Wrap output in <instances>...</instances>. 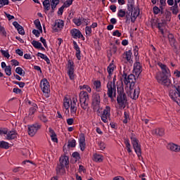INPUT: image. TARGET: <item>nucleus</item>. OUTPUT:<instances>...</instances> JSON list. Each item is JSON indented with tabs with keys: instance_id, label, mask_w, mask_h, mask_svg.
Returning a JSON list of instances; mask_svg holds the SVG:
<instances>
[{
	"instance_id": "1",
	"label": "nucleus",
	"mask_w": 180,
	"mask_h": 180,
	"mask_svg": "<svg viewBox=\"0 0 180 180\" xmlns=\"http://www.w3.org/2000/svg\"><path fill=\"white\" fill-rule=\"evenodd\" d=\"M124 78V84L125 85H129V86L125 87V91L128 96H130L131 99H138L139 95H140V87H136L134 89L136 85V76L131 74L127 76V73L122 75Z\"/></svg>"
},
{
	"instance_id": "2",
	"label": "nucleus",
	"mask_w": 180,
	"mask_h": 180,
	"mask_svg": "<svg viewBox=\"0 0 180 180\" xmlns=\"http://www.w3.org/2000/svg\"><path fill=\"white\" fill-rule=\"evenodd\" d=\"M170 76L171 73L169 72H159L156 75V79L160 85L168 87L172 84L171 80L168 78Z\"/></svg>"
},
{
	"instance_id": "3",
	"label": "nucleus",
	"mask_w": 180,
	"mask_h": 180,
	"mask_svg": "<svg viewBox=\"0 0 180 180\" xmlns=\"http://www.w3.org/2000/svg\"><path fill=\"white\" fill-rule=\"evenodd\" d=\"M117 102L120 106V108H126V105H127V96H126V93H124V89L123 86L117 87Z\"/></svg>"
},
{
	"instance_id": "4",
	"label": "nucleus",
	"mask_w": 180,
	"mask_h": 180,
	"mask_svg": "<svg viewBox=\"0 0 180 180\" xmlns=\"http://www.w3.org/2000/svg\"><path fill=\"white\" fill-rule=\"evenodd\" d=\"M91 107L94 112H98L101 109V96L98 93H94L92 95Z\"/></svg>"
},
{
	"instance_id": "5",
	"label": "nucleus",
	"mask_w": 180,
	"mask_h": 180,
	"mask_svg": "<svg viewBox=\"0 0 180 180\" xmlns=\"http://www.w3.org/2000/svg\"><path fill=\"white\" fill-rule=\"evenodd\" d=\"M88 101H89L88 92L82 91L79 94V103L81 105V108H82L84 110H86V109H88Z\"/></svg>"
},
{
	"instance_id": "6",
	"label": "nucleus",
	"mask_w": 180,
	"mask_h": 180,
	"mask_svg": "<svg viewBox=\"0 0 180 180\" xmlns=\"http://www.w3.org/2000/svg\"><path fill=\"white\" fill-rule=\"evenodd\" d=\"M131 144L134 147V149L135 150V153L137 154V155L140 160V157H141V146L140 144H139V141L134 135H132L131 136Z\"/></svg>"
},
{
	"instance_id": "7",
	"label": "nucleus",
	"mask_w": 180,
	"mask_h": 180,
	"mask_svg": "<svg viewBox=\"0 0 180 180\" xmlns=\"http://www.w3.org/2000/svg\"><path fill=\"white\" fill-rule=\"evenodd\" d=\"M107 95L108 98H110L111 101H113L114 98H116V84L112 83V82H108L107 84Z\"/></svg>"
},
{
	"instance_id": "8",
	"label": "nucleus",
	"mask_w": 180,
	"mask_h": 180,
	"mask_svg": "<svg viewBox=\"0 0 180 180\" xmlns=\"http://www.w3.org/2000/svg\"><path fill=\"white\" fill-rule=\"evenodd\" d=\"M41 128V125L40 124L36 123L32 125H28V134L31 137H33L39 129Z\"/></svg>"
},
{
	"instance_id": "9",
	"label": "nucleus",
	"mask_w": 180,
	"mask_h": 180,
	"mask_svg": "<svg viewBox=\"0 0 180 180\" xmlns=\"http://www.w3.org/2000/svg\"><path fill=\"white\" fill-rule=\"evenodd\" d=\"M169 95L174 102H176L177 105L180 106V93L176 92L175 90H170Z\"/></svg>"
},
{
	"instance_id": "10",
	"label": "nucleus",
	"mask_w": 180,
	"mask_h": 180,
	"mask_svg": "<svg viewBox=\"0 0 180 180\" xmlns=\"http://www.w3.org/2000/svg\"><path fill=\"white\" fill-rule=\"evenodd\" d=\"M110 117V107L106 106L101 115V120L104 123H108V119Z\"/></svg>"
},
{
	"instance_id": "11",
	"label": "nucleus",
	"mask_w": 180,
	"mask_h": 180,
	"mask_svg": "<svg viewBox=\"0 0 180 180\" xmlns=\"http://www.w3.org/2000/svg\"><path fill=\"white\" fill-rule=\"evenodd\" d=\"M74 62L69 60L68 66V74L70 79H74Z\"/></svg>"
},
{
	"instance_id": "12",
	"label": "nucleus",
	"mask_w": 180,
	"mask_h": 180,
	"mask_svg": "<svg viewBox=\"0 0 180 180\" xmlns=\"http://www.w3.org/2000/svg\"><path fill=\"white\" fill-rule=\"evenodd\" d=\"M70 33L74 39H84V35L79 30L73 29L70 31Z\"/></svg>"
},
{
	"instance_id": "13",
	"label": "nucleus",
	"mask_w": 180,
	"mask_h": 180,
	"mask_svg": "<svg viewBox=\"0 0 180 180\" xmlns=\"http://www.w3.org/2000/svg\"><path fill=\"white\" fill-rule=\"evenodd\" d=\"M77 102H78V100L75 98H73L72 101H70V112L72 115L77 113Z\"/></svg>"
},
{
	"instance_id": "14",
	"label": "nucleus",
	"mask_w": 180,
	"mask_h": 180,
	"mask_svg": "<svg viewBox=\"0 0 180 180\" xmlns=\"http://www.w3.org/2000/svg\"><path fill=\"white\" fill-rule=\"evenodd\" d=\"M79 147L80 150L82 151H84L85 150V135L84 134H79Z\"/></svg>"
},
{
	"instance_id": "15",
	"label": "nucleus",
	"mask_w": 180,
	"mask_h": 180,
	"mask_svg": "<svg viewBox=\"0 0 180 180\" xmlns=\"http://www.w3.org/2000/svg\"><path fill=\"white\" fill-rule=\"evenodd\" d=\"M141 64L139 62H136L134 65V72L139 77L141 74Z\"/></svg>"
},
{
	"instance_id": "16",
	"label": "nucleus",
	"mask_w": 180,
	"mask_h": 180,
	"mask_svg": "<svg viewBox=\"0 0 180 180\" xmlns=\"http://www.w3.org/2000/svg\"><path fill=\"white\" fill-rule=\"evenodd\" d=\"M13 26L17 29L19 34H21L22 36L25 35V30L23 29V27L22 25H19L18 22L14 21L13 22Z\"/></svg>"
},
{
	"instance_id": "17",
	"label": "nucleus",
	"mask_w": 180,
	"mask_h": 180,
	"mask_svg": "<svg viewBox=\"0 0 180 180\" xmlns=\"http://www.w3.org/2000/svg\"><path fill=\"white\" fill-rule=\"evenodd\" d=\"M60 165H63V167H67L68 164H70V159L68 156L65 155V156H61L59 159Z\"/></svg>"
},
{
	"instance_id": "18",
	"label": "nucleus",
	"mask_w": 180,
	"mask_h": 180,
	"mask_svg": "<svg viewBox=\"0 0 180 180\" xmlns=\"http://www.w3.org/2000/svg\"><path fill=\"white\" fill-rule=\"evenodd\" d=\"M65 166H64V165H61V164H58L56 171V174L58 175H61L65 173Z\"/></svg>"
},
{
	"instance_id": "19",
	"label": "nucleus",
	"mask_w": 180,
	"mask_h": 180,
	"mask_svg": "<svg viewBox=\"0 0 180 180\" xmlns=\"http://www.w3.org/2000/svg\"><path fill=\"white\" fill-rule=\"evenodd\" d=\"M167 148L171 151H174L175 153H179L180 151V146L174 143H169L167 145Z\"/></svg>"
},
{
	"instance_id": "20",
	"label": "nucleus",
	"mask_w": 180,
	"mask_h": 180,
	"mask_svg": "<svg viewBox=\"0 0 180 180\" xmlns=\"http://www.w3.org/2000/svg\"><path fill=\"white\" fill-rule=\"evenodd\" d=\"M64 27V22L63 20H58L55 22V25L53 27V30H56V32H58V30H60V29H63Z\"/></svg>"
},
{
	"instance_id": "21",
	"label": "nucleus",
	"mask_w": 180,
	"mask_h": 180,
	"mask_svg": "<svg viewBox=\"0 0 180 180\" xmlns=\"http://www.w3.org/2000/svg\"><path fill=\"white\" fill-rule=\"evenodd\" d=\"M123 58H125L128 61V63H130V64H131L133 63V60H131V50L124 53Z\"/></svg>"
},
{
	"instance_id": "22",
	"label": "nucleus",
	"mask_w": 180,
	"mask_h": 180,
	"mask_svg": "<svg viewBox=\"0 0 180 180\" xmlns=\"http://www.w3.org/2000/svg\"><path fill=\"white\" fill-rule=\"evenodd\" d=\"M140 15V10L137 8H134V11H132V16H131V22L132 23H134L136 22V19H137V16Z\"/></svg>"
},
{
	"instance_id": "23",
	"label": "nucleus",
	"mask_w": 180,
	"mask_h": 180,
	"mask_svg": "<svg viewBox=\"0 0 180 180\" xmlns=\"http://www.w3.org/2000/svg\"><path fill=\"white\" fill-rule=\"evenodd\" d=\"M49 133H51V139L54 143H58V139H57V134L54 132V130L51 128L49 129Z\"/></svg>"
},
{
	"instance_id": "24",
	"label": "nucleus",
	"mask_w": 180,
	"mask_h": 180,
	"mask_svg": "<svg viewBox=\"0 0 180 180\" xmlns=\"http://www.w3.org/2000/svg\"><path fill=\"white\" fill-rule=\"evenodd\" d=\"M50 3H51V9H52L51 12V13H54V9L57 8V5L60 4V0H50Z\"/></svg>"
},
{
	"instance_id": "25",
	"label": "nucleus",
	"mask_w": 180,
	"mask_h": 180,
	"mask_svg": "<svg viewBox=\"0 0 180 180\" xmlns=\"http://www.w3.org/2000/svg\"><path fill=\"white\" fill-rule=\"evenodd\" d=\"M70 102H71V100L67 97L64 98L63 100V106L65 108V109H66V110H68V109H70V106H71V105L70 104Z\"/></svg>"
},
{
	"instance_id": "26",
	"label": "nucleus",
	"mask_w": 180,
	"mask_h": 180,
	"mask_svg": "<svg viewBox=\"0 0 180 180\" xmlns=\"http://www.w3.org/2000/svg\"><path fill=\"white\" fill-rule=\"evenodd\" d=\"M14 139H16V132L11 131L7 133V140H14Z\"/></svg>"
},
{
	"instance_id": "27",
	"label": "nucleus",
	"mask_w": 180,
	"mask_h": 180,
	"mask_svg": "<svg viewBox=\"0 0 180 180\" xmlns=\"http://www.w3.org/2000/svg\"><path fill=\"white\" fill-rule=\"evenodd\" d=\"M168 39H169V41L170 43V45L174 46V49H176V47L175 46L176 40H175V38L174 37V34H169L168 35Z\"/></svg>"
},
{
	"instance_id": "28",
	"label": "nucleus",
	"mask_w": 180,
	"mask_h": 180,
	"mask_svg": "<svg viewBox=\"0 0 180 180\" xmlns=\"http://www.w3.org/2000/svg\"><path fill=\"white\" fill-rule=\"evenodd\" d=\"M107 70L109 74L108 78H110V75L112 74V72H113V71H115V65H113V63H110L108 65Z\"/></svg>"
},
{
	"instance_id": "29",
	"label": "nucleus",
	"mask_w": 180,
	"mask_h": 180,
	"mask_svg": "<svg viewBox=\"0 0 180 180\" xmlns=\"http://www.w3.org/2000/svg\"><path fill=\"white\" fill-rule=\"evenodd\" d=\"M34 23L36 26V28L38 29V30H39L41 33H43V29L41 28V24L40 23V20L39 19L35 20Z\"/></svg>"
},
{
	"instance_id": "30",
	"label": "nucleus",
	"mask_w": 180,
	"mask_h": 180,
	"mask_svg": "<svg viewBox=\"0 0 180 180\" xmlns=\"http://www.w3.org/2000/svg\"><path fill=\"white\" fill-rule=\"evenodd\" d=\"M158 65H159V67H160L162 72H169V69L167 67V65L161 63H159Z\"/></svg>"
},
{
	"instance_id": "31",
	"label": "nucleus",
	"mask_w": 180,
	"mask_h": 180,
	"mask_svg": "<svg viewBox=\"0 0 180 180\" xmlns=\"http://www.w3.org/2000/svg\"><path fill=\"white\" fill-rule=\"evenodd\" d=\"M170 11H172L173 15H178V4H174L173 6L170 8Z\"/></svg>"
},
{
	"instance_id": "32",
	"label": "nucleus",
	"mask_w": 180,
	"mask_h": 180,
	"mask_svg": "<svg viewBox=\"0 0 180 180\" xmlns=\"http://www.w3.org/2000/svg\"><path fill=\"white\" fill-rule=\"evenodd\" d=\"M37 110V104H33L32 107L30 108V113L29 115H34Z\"/></svg>"
},
{
	"instance_id": "33",
	"label": "nucleus",
	"mask_w": 180,
	"mask_h": 180,
	"mask_svg": "<svg viewBox=\"0 0 180 180\" xmlns=\"http://www.w3.org/2000/svg\"><path fill=\"white\" fill-rule=\"evenodd\" d=\"M43 6L45 11H49L50 9V0H44L43 1Z\"/></svg>"
},
{
	"instance_id": "34",
	"label": "nucleus",
	"mask_w": 180,
	"mask_h": 180,
	"mask_svg": "<svg viewBox=\"0 0 180 180\" xmlns=\"http://www.w3.org/2000/svg\"><path fill=\"white\" fill-rule=\"evenodd\" d=\"M0 148L8 150V148H9V143L4 141H0Z\"/></svg>"
},
{
	"instance_id": "35",
	"label": "nucleus",
	"mask_w": 180,
	"mask_h": 180,
	"mask_svg": "<svg viewBox=\"0 0 180 180\" xmlns=\"http://www.w3.org/2000/svg\"><path fill=\"white\" fill-rule=\"evenodd\" d=\"M4 71H5L6 74L8 77H11V75H12V66L8 65V66L6 67V68L4 69Z\"/></svg>"
},
{
	"instance_id": "36",
	"label": "nucleus",
	"mask_w": 180,
	"mask_h": 180,
	"mask_svg": "<svg viewBox=\"0 0 180 180\" xmlns=\"http://www.w3.org/2000/svg\"><path fill=\"white\" fill-rule=\"evenodd\" d=\"M94 161L96 162H102L103 161V157L101 155H94Z\"/></svg>"
},
{
	"instance_id": "37",
	"label": "nucleus",
	"mask_w": 180,
	"mask_h": 180,
	"mask_svg": "<svg viewBox=\"0 0 180 180\" xmlns=\"http://www.w3.org/2000/svg\"><path fill=\"white\" fill-rule=\"evenodd\" d=\"M72 157L75 159V162L77 161H79L81 160V155H79V153L78 152H74L72 155Z\"/></svg>"
},
{
	"instance_id": "38",
	"label": "nucleus",
	"mask_w": 180,
	"mask_h": 180,
	"mask_svg": "<svg viewBox=\"0 0 180 180\" xmlns=\"http://www.w3.org/2000/svg\"><path fill=\"white\" fill-rule=\"evenodd\" d=\"M32 46L35 48V49H40V47H41V43L36 41V40H33L32 41Z\"/></svg>"
},
{
	"instance_id": "39",
	"label": "nucleus",
	"mask_w": 180,
	"mask_h": 180,
	"mask_svg": "<svg viewBox=\"0 0 180 180\" xmlns=\"http://www.w3.org/2000/svg\"><path fill=\"white\" fill-rule=\"evenodd\" d=\"M41 89H42L44 94H47L49 92H50V85L43 86L41 87Z\"/></svg>"
},
{
	"instance_id": "40",
	"label": "nucleus",
	"mask_w": 180,
	"mask_h": 180,
	"mask_svg": "<svg viewBox=\"0 0 180 180\" xmlns=\"http://www.w3.org/2000/svg\"><path fill=\"white\" fill-rule=\"evenodd\" d=\"M155 134H157V136H164V129H156L155 130Z\"/></svg>"
},
{
	"instance_id": "41",
	"label": "nucleus",
	"mask_w": 180,
	"mask_h": 180,
	"mask_svg": "<svg viewBox=\"0 0 180 180\" xmlns=\"http://www.w3.org/2000/svg\"><path fill=\"white\" fill-rule=\"evenodd\" d=\"M134 8V3H128L127 4L128 12L133 13Z\"/></svg>"
},
{
	"instance_id": "42",
	"label": "nucleus",
	"mask_w": 180,
	"mask_h": 180,
	"mask_svg": "<svg viewBox=\"0 0 180 180\" xmlns=\"http://www.w3.org/2000/svg\"><path fill=\"white\" fill-rule=\"evenodd\" d=\"M76 143L77 141H75V139H72V141H68V148H70V147L74 148V147H75L76 146Z\"/></svg>"
},
{
	"instance_id": "43",
	"label": "nucleus",
	"mask_w": 180,
	"mask_h": 180,
	"mask_svg": "<svg viewBox=\"0 0 180 180\" xmlns=\"http://www.w3.org/2000/svg\"><path fill=\"white\" fill-rule=\"evenodd\" d=\"M15 72L18 74V75H25V72H23V69L20 67L16 68Z\"/></svg>"
},
{
	"instance_id": "44",
	"label": "nucleus",
	"mask_w": 180,
	"mask_h": 180,
	"mask_svg": "<svg viewBox=\"0 0 180 180\" xmlns=\"http://www.w3.org/2000/svg\"><path fill=\"white\" fill-rule=\"evenodd\" d=\"M117 16L118 18H124V16H126V11L123 9L119 10Z\"/></svg>"
},
{
	"instance_id": "45",
	"label": "nucleus",
	"mask_w": 180,
	"mask_h": 180,
	"mask_svg": "<svg viewBox=\"0 0 180 180\" xmlns=\"http://www.w3.org/2000/svg\"><path fill=\"white\" fill-rule=\"evenodd\" d=\"M132 15H133V13H130L129 11L126 12V14H125L126 22H129V20H130V19H131V16H133Z\"/></svg>"
},
{
	"instance_id": "46",
	"label": "nucleus",
	"mask_w": 180,
	"mask_h": 180,
	"mask_svg": "<svg viewBox=\"0 0 180 180\" xmlns=\"http://www.w3.org/2000/svg\"><path fill=\"white\" fill-rule=\"evenodd\" d=\"M0 51L4 57H6V58H9V57H11V55H9V51L8 50L4 51L3 49H1Z\"/></svg>"
},
{
	"instance_id": "47",
	"label": "nucleus",
	"mask_w": 180,
	"mask_h": 180,
	"mask_svg": "<svg viewBox=\"0 0 180 180\" xmlns=\"http://www.w3.org/2000/svg\"><path fill=\"white\" fill-rule=\"evenodd\" d=\"M9 4V0H0V8Z\"/></svg>"
},
{
	"instance_id": "48",
	"label": "nucleus",
	"mask_w": 180,
	"mask_h": 180,
	"mask_svg": "<svg viewBox=\"0 0 180 180\" xmlns=\"http://www.w3.org/2000/svg\"><path fill=\"white\" fill-rule=\"evenodd\" d=\"M49 85H50V84H49V81H47L46 79H43L41 81V86H49Z\"/></svg>"
},
{
	"instance_id": "49",
	"label": "nucleus",
	"mask_w": 180,
	"mask_h": 180,
	"mask_svg": "<svg viewBox=\"0 0 180 180\" xmlns=\"http://www.w3.org/2000/svg\"><path fill=\"white\" fill-rule=\"evenodd\" d=\"M73 22L76 24L77 26H81L82 25V20L81 18H75L73 19Z\"/></svg>"
},
{
	"instance_id": "50",
	"label": "nucleus",
	"mask_w": 180,
	"mask_h": 180,
	"mask_svg": "<svg viewBox=\"0 0 180 180\" xmlns=\"http://www.w3.org/2000/svg\"><path fill=\"white\" fill-rule=\"evenodd\" d=\"M40 120L43 122L44 123H47L49 122V120H47V117L44 115H41L39 117Z\"/></svg>"
},
{
	"instance_id": "51",
	"label": "nucleus",
	"mask_w": 180,
	"mask_h": 180,
	"mask_svg": "<svg viewBox=\"0 0 180 180\" xmlns=\"http://www.w3.org/2000/svg\"><path fill=\"white\" fill-rule=\"evenodd\" d=\"M70 5H72V0H67L63 4V6H64L65 8H68Z\"/></svg>"
},
{
	"instance_id": "52",
	"label": "nucleus",
	"mask_w": 180,
	"mask_h": 180,
	"mask_svg": "<svg viewBox=\"0 0 180 180\" xmlns=\"http://www.w3.org/2000/svg\"><path fill=\"white\" fill-rule=\"evenodd\" d=\"M13 84H15V85H18L20 86V88H23L25 85V82H13Z\"/></svg>"
},
{
	"instance_id": "53",
	"label": "nucleus",
	"mask_w": 180,
	"mask_h": 180,
	"mask_svg": "<svg viewBox=\"0 0 180 180\" xmlns=\"http://www.w3.org/2000/svg\"><path fill=\"white\" fill-rule=\"evenodd\" d=\"M98 146L100 147V150H104L105 148H106V145L105 144V143H103L102 141L98 143Z\"/></svg>"
},
{
	"instance_id": "54",
	"label": "nucleus",
	"mask_w": 180,
	"mask_h": 180,
	"mask_svg": "<svg viewBox=\"0 0 180 180\" xmlns=\"http://www.w3.org/2000/svg\"><path fill=\"white\" fill-rule=\"evenodd\" d=\"M160 12V10L158 6L153 7V13H155V15H158Z\"/></svg>"
},
{
	"instance_id": "55",
	"label": "nucleus",
	"mask_w": 180,
	"mask_h": 180,
	"mask_svg": "<svg viewBox=\"0 0 180 180\" xmlns=\"http://www.w3.org/2000/svg\"><path fill=\"white\" fill-rule=\"evenodd\" d=\"M92 33V27H86V34H91Z\"/></svg>"
},
{
	"instance_id": "56",
	"label": "nucleus",
	"mask_w": 180,
	"mask_h": 180,
	"mask_svg": "<svg viewBox=\"0 0 180 180\" xmlns=\"http://www.w3.org/2000/svg\"><path fill=\"white\" fill-rule=\"evenodd\" d=\"M94 86H96V89H99L101 88V82L100 81H95L94 83Z\"/></svg>"
},
{
	"instance_id": "57",
	"label": "nucleus",
	"mask_w": 180,
	"mask_h": 180,
	"mask_svg": "<svg viewBox=\"0 0 180 180\" xmlns=\"http://www.w3.org/2000/svg\"><path fill=\"white\" fill-rule=\"evenodd\" d=\"M6 18L8 19V20H12V19H15V16L11 15V14H8V13L5 12L4 13Z\"/></svg>"
},
{
	"instance_id": "58",
	"label": "nucleus",
	"mask_w": 180,
	"mask_h": 180,
	"mask_svg": "<svg viewBox=\"0 0 180 180\" xmlns=\"http://www.w3.org/2000/svg\"><path fill=\"white\" fill-rule=\"evenodd\" d=\"M112 36H117V37H120L122 36V33H120L119 30H115V32H113Z\"/></svg>"
},
{
	"instance_id": "59",
	"label": "nucleus",
	"mask_w": 180,
	"mask_h": 180,
	"mask_svg": "<svg viewBox=\"0 0 180 180\" xmlns=\"http://www.w3.org/2000/svg\"><path fill=\"white\" fill-rule=\"evenodd\" d=\"M86 172V169H85V167H84V166L83 165H79V172Z\"/></svg>"
},
{
	"instance_id": "60",
	"label": "nucleus",
	"mask_w": 180,
	"mask_h": 180,
	"mask_svg": "<svg viewBox=\"0 0 180 180\" xmlns=\"http://www.w3.org/2000/svg\"><path fill=\"white\" fill-rule=\"evenodd\" d=\"M67 123L69 126L74 124V118H69L67 120Z\"/></svg>"
},
{
	"instance_id": "61",
	"label": "nucleus",
	"mask_w": 180,
	"mask_h": 180,
	"mask_svg": "<svg viewBox=\"0 0 180 180\" xmlns=\"http://www.w3.org/2000/svg\"><path fill=\"white\" fill-rule=\"evenodd\" d=\"M110 51L111 53H113V54H116V51H117V46H116L115 45H113L112 48L111 49V50Z\"/></svg>"
},
{
	"instance_id": "62",
	"label": "nucleus",
	"mask_w": 180,
	"mask_h": 180,
	"mask_svg": "<svg viewBox=\"0 0 180 180\" xmlns=\"http://www.w3.org/2000/svg\"><path fill=\"white\" fill-rule=\"evenodd\" d=\"M65 7L63 5L59 9H58V15H63V12H64V8Z\"/></svg>"
},
{
	"instance_id": "63",
	"label": "nucleus",
	"mask_w": 180,
	"mask_h": 180,
	"mask_svg": "<svg viewBox=\"0 0 180 180\" xmlns=\"http://www.w3.org/2000/svg\"><path fill=\"white\" fill-rule=\"evenodd\" d=\"M40 41H41V43L44 44V47L46 49H47V42H46V39H44V38L41 37L40 38Z\"/></svg>"
},
{
	"instance_id": "64",
	"label": "nucleus",
	"mask_w": 180,
	"mask_h": 180,
	"mask_svg": "<svg viewBox=\"0 0 180 180\" xmlns=\"http://www.w3.org/2000/svg\"><path fill=\"white\" fill-rule=\"evenodd\" d=\"M15 53L16 54H18V56H20V57L23 56V51L20 49H16Z\"/></svg>"
}]
</instances>
